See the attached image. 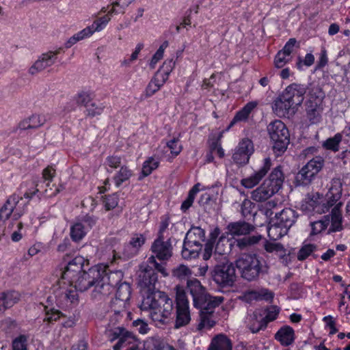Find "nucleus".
Segmentation results:
<instances>
[{
	"label": "nucleus",
	"instance_id": "nucleus-54",
	"mask_svg": "<svg viewBox=\"0 0 350 350\" xmlns=\"http://www.w3.org/2000/svg\"><path fill=\"white\" fill-rule=\"evenodd\" d=\"M250 294L256 299H264L266 301L272 300L273 293L267 289H262L259 291H251Z\"/></svg>",
	"mask_w": 350,
	"mask_h": 350
},
{
	"label": "nucleus",
	"instance_id": "nucleus-60",
	"mask_svg": "<svg viewBox=\"0 0 350 350\" xmlns=\"http://www.w3.org/2000/svg\"><path fill=\"white\" fill-rule=\"evenodd\" d=\"M132 326L133 328H135L136 330H137L140 334H146L149 330V327L147 323L141 319L134 320L132 323Z\"/></svg>",
	"mask_w": 350,
	"mask_h": 350
},
{
	"label": "nucleus",
	"instance_id": "nucleus-50",
	"mask_svg": "<svg viewBox=\"0 0 350 350\" xmlns=\"http://www.w3.org/2000/svg\"><path fill=\"white\" fill-rule=\"evenodd\" d=\"M74 99L77 105L88 107L92 100L90 94L86 91L79 92L74 97Z\"/></svg>",
	"mask_w": 350,
	"mask_h": 350
},
{
	"label": "nucleus",
	"instance_id": "nucleus-10",
	"mask_svg": "<svg viewBox=\"0 0 350 350\" xmlns=\"http://www.w3.org/2000/svg\"><path fill=\"white\" fill-rule=\"evenodd\" d=\"M325 160L321 157H315L310 160L297 173L296 180L300 185L310 184L317 174L321 170Z\"/></svg>",
	"mask_w": 350,
	"mask_h": 350
},
{
	"label": "nucleus",
	"instance_id": "nucleus-21",
	"mask_svg": "<svg viewBox=\"0 0 350 350\" xmlns=\"http://www.w3.org/2000/svg\"><path fill=\"white\" fill-rule=\"evenodd\" d=\"M321 98L319 96H316L314 100H310L306 103V114L311 124H317L321 119L322 107L320 105Z\"/></svg>",
	"mask_w": 350,
	"mask_h": 350
},
{
	"label": "nucleus",
	"instance_id": "nucleus-4",
	"mask_svg": "<svg viewBox=\"0 0 350 350\" xmlns=\"http://www.w3.org/2000/svg\"><path fill=\"white\" fill-rule=\"evenodd\" d=\"M142 307L152 310V319L162 325L169 322L174 308L172 299L160 291H154L144 298Z\"/></svg>",
	"mask_w": 350,
	"mask_h": 350
},
{
	"label": "nucleus",
	"instance_id": "nucleus-43",
	"mask_svg": "<svg viewBox=\"0 0 350 350\" xmlns=\"http://www.w3.org/2000/svg\"><path fill=\"white\" fill-rule=\"evenodd\" d=\"M157 282V274L154 271H146L143 275L142 282L148 290L154 288Z\"/></svg>",
	"mask_w": 350,
	"mask_h": 350
},
{
	"label": "nucleus",
	"instance_id": "nucleus-55",
	"mask_svg": "<svg viewBox=\"0 0 350 350\" xmlns=\"http://www.w3.org/2000/svg\"><path fill=\"white\" fill-rule=\"evenodd\" d=\"M291 59V57H289L279 51L275 56L274 65L277 68H282L285 66L286 63L290 62Z\"/></svg>",
	"mask_w": 350,
	"mask_h": 350
},
{
	"label": "nucleus",
	"instance_id": "nucleus-38",
	"mask_svg": "<svg viewBox=\"0 0 350 350\" xmlns=\"http://www.w3.org/2000/svg\"><path fill=\"white\" fill-rule=\"evenodd\" d=\"M261 235H253L236 240V245L240 250H245L250 246L254 245L261 240Z\"/></svg>",
	"mask_w": 350,
	"mask_h": 350
},
{
	"label": "nucleus",
	"instance_id": "nucleus-14",
	"mask_svg": "<svg viewBox=\"0 0 350 350\" xmlns=\"http://www.w3.org/2000/svg\"><path fill=\"white\" fill-rule=\"evenodd\" d=\"M271 167V161L270 158H265L263 161V164L260 167V169L256 171L249 177L242 179L241 181V185L245 188L248 189L252 188L257 185L267 174Z\"/></svg>",
	"mask_w": 350,
	"mask_h": 350
},
{
	"label": "nucleus",
	"instance_id": "nucleus-34",
	"mask_svg": "<svg viewBox=\"0 0 350 350\" xmlns=\"http://www.w3.org/2000/svg\"><path fill=\"white\" fill-rule=\"evenodd\" d=\"M322 196L319 193H308L301 204V208L308 212L316 213V206H318Z\"/></svg>",
	"mask_w": 350,
	"mask_h": 350
},
{
	"label": "nucleus",
	"instance_id": "nucleus-56",
	"mask_svg": "<svg viewBox=\"0 0 350 350\" xmlns=\"http://www.w3.org/2000/svg\"><path fill=\"white\" fill-rule=\"evenodd\" d=\"M104 205L107 211L113 209L118 206V196L117 193H113L107 196L104 199Z\"/></svg>",
	"mask_w": 350,
	"mask_h": 350
},
{
	"label": "nucleus",
	"instance_id": "nucleus-28",
	"mask_svg": "<svg viewBox=\"0 0 350 350\" xmlns=\"http://www.w3.org/2000/svg\"><path fill=\"white\" fill-rule=\"evenodd\" d=\"M342 205V203L340 202L332 210L331 226L329 230L330 232H339L343 229L342 224V217L340 211Z\"/></svg>",
	"mask_w": 350,
	"mask_h": 350
},
{
	"label": "nucleus",
	"instance_id": "nucleus-62",
	"mask_svg": "<svg viewBox=\"0 0 350 350\" xmlns=\"http://www.w3.org/2000/svg\"><path fill=\"white\" fill-rule=\"evenodd\" d=\"M99 29L100 27H98V25H92L79 31L78 33L81 40H83L86 38L90 37L95 31H99Z\"/></svg>",
	"mask_w": 350,
	"mask_h": 350
},
{
	"label": "nucleus",
	"instance_id": "nucleus-33",
	"mask_svg": "<svg viewBox=\"0 0 350 350\" xmlns=\"http://www.w3.org/2000/svg\"><path fill=\"white\" fill-rule=\"evenodd\" d=\"M46 121L44 115L33 114L28 119L24 120L19 124L21 129L26 130L29 129H37L42 126Z\"/></svg>",
	"mask_w": 350,
	"mask_h": 350
},
{
	"label": "nucleus",
	"instance_id": "nucleus-31",
	"mask_svg": "<svg viewBox=\"0 0 350 350\" xmlns=\"http://www.w3.org/2000/svg\"><path fill=\"white\" fill-rule=\"evenodd\" d=\"M228 243V240L226 234H222L215 246V251L213 254V259L215 262L222 261L224 258H228L226 254L228 253V246L225 244L224 242Z\"/></svg>",
	"mask_w": 350,
	"mask_h": 350
},
{
	"label": "nucleus",
	"instance_id": "nucleus-3",
	"mask_svg": "<svg viewBox=\"0 0 350 350\" xmlns=\"http://www.w3.org/2000/svg\"><path fill=\"white\" fill-rule=\"evenodd\" d=\"M241 277L248 282L258 280L269 272V267L255 253H243L234 261Z\"/></svg>",
	"mask_w": 350,
	"mask_h": 350
},
{
	"label": "nucleus",
	"instance_id": "nucleus-1",
	"mask_svg": "<svg viewBox=\"0 0 350 350\" xmlns=\"http://www.w3.org/2000/svg\"><path fill=\"white\" fill-rule=\"evenodd\" d=\"M118 273L109 272L108 267L99 265L90 268L88 271H83L69 283L73 285L76 290L84 292L94 286L93 296L98 295H107L113 290V278Z\"/></svg>",
	"mask_w": 350,
	"mask_h": 350
},
{
	"label": "nucleus",
	"instance_id": "nucleus-37",
	"mask_svg": "<svg viewBox=\"0 0 350 350\" xmlns=\"http://www.w3.org/2000/svg\"><path fill=\"white\" fill-rule=\"evenodd\" d=\"M262 322V317L258 312H254L250 314L247 318V327L250 330L255 334L258 332L260 330L265 329V328H258L260 327L261 323Z\"/></svg>",
	"mask_w": 350,
	"mask_h": 350
},
{
	"label": "nucleus",
	"instance_id": "nucleus-41",
	"mask_svg": "<svg viewBox=\"0 0 350 350\" xmlns=\"http://www.w3.org/2000/svg\"><path fill=\"white\" fill-rule=\"evenodd\" d=\"M85 225L81 222L76 223L70 228V237L75 241H79L85 235Z\"/></svg>",
	"mask_w": 350,
	"mask_h": 350
},
{
	"label": "nucleus",
	"instance_id": "nucleus-6",
	"mask_svg": "<svg viewBox=\"0 0 350 350\" xmlns=\"http://www.w3.org/2000/svg\"><path fill=\"white\" fill-rule=\"evenodd\" d=\"M269 135L273 143L274 152L280 155L284 152L290 142V135L286 125L280 120H275L267 126Z\"/></svg>",
	"mask_w": 350,
	"mask_h": 350
},
{
	"label": "nucleus",
	"instance_id": "nucleus-36",
	"mask_svg": "<svg viewBox=\"0 0 350 350\" xmlns=\"http://www.w3.org/2000/svg\"><path fill=\"white\" fill-rule=\"evenodd\" d=\"M273 193L262 183L252 192L251 198L256 202L265 201L273 196Z\"/></svg>",
	"mask_w": 350,
	"mask_h": 350
},
{
	"label": "nucleus",
	"instance_id": "nucleus-52",
	"mask_svg": "<svg viewBox=\"0 0 350 350\" xmlns=\"http://www.w3.org/2000/svg\"><path fill=\"white\" fill-rule=\"evenodd\" d=\"M45 312L46 317L44 318V321L48 323L57 321L60 319V317H64V314L62 312L55 308L48 309L47 307H45Z\"/></svg>",
	"mask_w": 350,
	"mask_h": 350
},
{
	"label": "nucleus",
	"instance_id": "nucleus-40",
	"mask_svg": "<svg viewBox=\"0 0 350 350\" xmlns=\"http://www.w3.org/2000/svg\"><path fill=\"white\" fill-rule=\"evenodd\" d=\"M159 164V161L158 159L150 157L144 163L142 170V176H139V179L141 180L142 178L150 175L154 170L158 167Z\"/></svg>",
	"mask_w": 350,
	"mask_h": 350
},
{
	"label": "nucleus",
	"instance_id": "nucleus-17",
	"mask_svg": "<svg viewBox=\"0 0 350 350\" xmlns=\"http://www.w3.org/2000/svg\"><path fill=\"white\" fill-rule=\"evenodd\" d=\"M284 180V177L281 167L278 166L273 170L269 177L264 180L263 184L274 195L282 188Z\"/></svg>",
	"mask_w": 350,
	"mask_h": 350
},
{
	"label": "nucleus",
	"instance_id": "nucleus-5",
	"mask_svg": "<svg viewBox=\"0 0 350 350\" xmlns=\"http://www.w3.org/2000/svg\"><path fill=\"white\" fill-rule=\"evenodd\" d=\"M211 271L213 280L221 287L232 286L236 281L237 275L234 264L228 258L222 261H216Z\"/></svg>",
	"mask_w": 350,
	"mask_h": 350
},
{
	"label": "nucleus",
	"instance_id": "nucleus-63",
	"mask_svg": "<svg viewBox=\"0 0 350 350\" xmlns=\"http://www.w3.org/2000/svg\"><path fill=\"white\" fill-rule=\"evenodd\" d=\"M297 40L295 38H290L280 51L284 53L285 55L291 57V53H293V48Z\"/></svg>",
	"mask_w": 350,
	"mask_h": 350
},
{
	"label": "nucleus",
	"instance_id": "nucleus-45",
	"mask_svg": "<svg viewBox=\"0 0 350 350\" xmlns=\"http://www.w3.org/2000/svg\"><path fill=\"white\" fill-rule=\"evenodd\" d=\"M341 140L342 135L340 133H337L333 137L328 138L324 142L323 146L327 150L336 152L339 150V144Z\"/></svg>",
	"mask_w": 350,
	"mask_h": 350
},
{
	"label": "nucleus",
	"instance_id": "nucleus-42",
	"mask_svg": "<svg viewBox=\"0 0 350 350\" xmlns=\"http://www.w3.org/2000/svg\"><path fill=\"white\" fill-rule=\"evenodd\" d=\"M191 273L190 269L185 265H180L172 270V275L179 280L187 281Z\"/></svg>",
	"mask_w": 350,
	"mask_h": 350
},
{
	"label": "nucleus",
	"instance_id": "nucleus-32",
	"mask_svg": "<svg viewBox=\"0 0 350 350\" xmlns=\"http://www.w3.org/2000/svg\"><path fill=\"white\" fill-rule=\"evenodd\" d=\"M192 244L202 245L205 241V231L198 226H192L186 233L185 239Z\"/></svg>",
	"mask_w": 350,
	"mask_h": 350
},
{
	"label": "nucleus",
	"instance_id": "nucleus-29",
	"mask_svg": "<svg viewBox=\"0 0 350 350\" xmlns=\"http://www.w3.org/2000/svg\"><path fill=\"white\" fill-rule=\"evenodd\" d=\"M258 103L252 101L247 103L240 111L237 112L232 120L230 123L228 129L231 128L237 122L246 121L252 111L256 107Z\"/></svg>",
	"mask_w": 350,
	"mask_h": 350
},
{
	"label": "nucleus",
	"instance_id": "nucleus-61",
	"mask_svg": "<svg viewBox=\"0 0 350 350\" xmlns=\"http://www.w3.org/2000/svg\"><path fill=\"white\" fill-rule=\"evenodd\" d=\"M179 140L178 138H173L167 142V146L171 151V153L177 156L182 150V146L178 144Z\"/></svg>",
	"mask_w": 350,
	"mask_h": 350
},
{
	"label": "nucleus",
	"instance_id": "nucleus-2",
	"mask_svg": "<svg viewBox=\"0 0 350 350\" xmlns=\"http://www.w3.org/2000/svg\"><path fill=\"white\" fill-rule=\"evenodd\" d=\"M306 87L302 84L292 83L275 98L273 111L280 117L292 116L295 113L304 100Z\"/></svg>",
	"mask_w": 350,
	"mask_h": 350
},
{
	"label": "nucleus",
	"instance_id": "nucleus-7",
	"mask_svg": "<svg viewBox=\"0 0 350 350\" xmlns=\"http://www.w3.org/2000/svg\"><path fill=\"white\" fill-rule=\"evenodd\" d=\"M275 221L268 228L269 237L274 240L287 232L295 224L297 215L291 208H284L280 213H276Z\"/></svg>",
	"mask_w": 350,
	"mask_h": 350
},
{
	"label": "nucleus",
	"instance_id": "nucleus-11",
	"mask_svg": "<svg viewBox=\"0 0 350 350\" xmlns=\"http://www.w3.org/2000/svg\"><path fill=\"white\" fill-rule=\"evenodd\" d=\"M342 184L340 179H334L332 187H330L326 196L327 200L325 202L323 196L321 199L318 206H316V213L319 214L324 213L329 210L340 199L342 195Z\"/></svg>",
	"mask_w": 350,
	"mask_h": 350
},
{
	"label": "nucleus",
	"instance_id": "nucleus-22",
	"mask_svg": "<svg viewBox=\"0 0 350 350\" xmlns=\"http://www.w3.org/2000/svg\"><path fill=\"white\" fill-rule=\"evenodd\" d=\"M22 197L14 193L8 197L5 204L0 208V221H6L13 213Z\"/></svg>",
	"mask_w": 350,
	"mask_h": 350
},
{
	"label": "nucleus",
	"instance_id": "nucleus-8",
	"mask_svg": "<svg viewBox=\"0 0 350 350\" xmlns=\"http://www.w3.org/2000/svg\"><path fill=\"white\" fill-rule=\"evenodd\" d=\"M108 339L113 342L118 339L113 346V350H120L122 348L131 345L127 350H139V342L135 336L131 332L125 329L123 326L105 331Z\"/></svg>",
	"mask_w": 350,
	"mask_h": 350
},
{
	"label": "nucleus",
	"instance_id": "nucleus-26",
	"mask_svg": "<svg viewBox=\"0 0 350 350\" xmlns=\"http://www.w3.org/2000/svg\"><path fill=\"white\" fill-rule=\"evenodd\" d=\"M111 308L113 313L109 317V323L106 330L116 328L118 326H122L120 325V323L124 317V314H126L127 317H130L131 315V313L126 312L124 308H119L118 306L116 307V305H113V307H112V304H111Z\"/></svg>",
	"mask_w": 350,
	"mask_h": 350
},
{
	"label": "nucleus",
	"instance_id": "nucleus-24",
	"mask_svg": "<svg viewBox=\"0 0 350 350\" xmlns=\"http://www.w3.org/2000/svg\"><path fill=\"white\" fill-rule=\"evenodd\" d=\"M20 300V294L15 291L0 293V313L12 307Z\"/></svg>",
	"mask_w": 350,
	"mask_h": 350
},
{
	"label": "nucleus",
	"instance_id": "nucleus-59",
	"mask_svg": "<svg viewBox=\"0 0 350 350\" xmlns=\"http://www.w3.org/2000/svg\"><path fill=\"white\" fill-rule=\"evenodd\" d=\"M214 243L208 241L204 245V252H203V259L204 260H211V262L215 261L213 259V248H214Z\"/></svg>",
	"mask_w": 350,
	"mask_h": 350
},
{
	"label": "nucleus",
	"instance_id": "nucleus-27",
	"mask_svg": "<svg viewBox=\"0 0 350 350\" xmlns=\"http://www.w3.org/2000/svg\"><path fill=\"white\" fill-rule=\"evenodd\" d=\"M202 249V245H194L191 243L189 241L184 239L181 251L182 257L185 260L195 259L199 256Z\"/></svg>",
	"mask_w": 350,
	"mask_h": 350
},
{
	"label": "nucleus",
	"instance_id": "nucleus-15",
	"mask_svg": "<svg viewBox=\"0 0 350 350\" xmlns=\"http://www.w3.org/2000/svg\"><path fill=\"white\" fill-rule=\"evenodd\" d=\"M86 260L83 256H79L70 261L62 273V278L68 282L75 279L85 270L83 269L84 263Z\"/></svg>",
	"mask_w": 350,
	"mask_h": 350
},
{
	"label": "nucleus",
	"instance_id": "nucleus-16",
	"mask_svg": "<svg viewBox=\"0 0 350 350\" xmlns=\"http://www.w3.org/2000/svg\"><path fill=\"white\" fill-rule=\"evenodd\" d=\"M187 286L193 297V306H200L206 300L207 294L200 282L196 278L187 280Z\"/></svg>",
	"mask_w": 350,
	"mask_h": 350
},
{
	"label": "nucleus",
	"instance_id": "nucleus-57",
	"mask_svg": "<svg viewBox=\"0 0 350 350\" xmlns=\"http://www.w3.org/2000/svg\"><path fill=\"white\" fill-rule=\"evenodd\" d=\"M27 338L25 335H20L12 342L13 350H27Z\"/></svg>",
	"mask_w": 350,
	"mask_h": 350
},
{
	"label": "nucleus",
	"instance_id": "nucleus-46",
	"mask_svg": "<svg viewBox=\"0 0 350 350\" xmlns=\"http://www.w3.org/2000/svg\"><path fill=\"white\" fill-rule=\"evenodd\" d=\"M254 207L255 204L250 200H244L241 207V213L243 217L248 219L250 217L254 216L256 213L254 211Z\"/></svg>",
	"mask_w": 350,
	"mask_h": 350
},
{
	"label": "nucleus",
	"instance_id": "nucleus-30",
	"mask_svg": "<svg viewBox=\"0 0 350 350\" xmlns=\"http://www.w3.org/2000/svg\"><path fill=\"white\" fill-rule=\"evenodd\" d=\"M189 307L176 308V319L174 328L179 329L187 326L191 321Z\"/></svg>",
	"mask_w": 350,
	"mask_h": 350
},
{
	"label": "nucleus",
	"instance_id": "nucleus-44",
	"mask_svg": "<svg viewBox=\"0 0 350 350\" xmlns=\"http://www.w3.org/2000/svg\"><path fill=\"white\" fill-rule=\"evenodd\" d=\"M132 176V172L126 167L122 166L119 172L113 177L116 185L119 187Z\"/></svg>",
	"mask_w": 350,
	"mask_h": 350
},
{
	"label": "nucleus",
	"instance_id": "nucleus-53",
	"mask_svg": "<svg viewBox=\"0 0 350 350\" xmlns=\"http://www.w3.org/2000/svg\"><path fill=\"white\" fill-rule=\"evenodd\" d=\"M263 247L269 253L284 252V246L280 243L271 242L265 240Z\"/></svg>",
	"mask_w": 350,
	"mask_h": 350
},
{
	"label": "nucleus",
	"instance_id": "nucleus-48",
	"mask_svg": "<svg viewBox=\"0 0 350 350\" xmlns=\"http://www.w3.org/2000/svg\"><path fill=\"white\" fill-rule=\"evenodd\" d=\"M170 64V69H167L166 71L164 72V73H160V71L158 70L157 73L155 74L154 77L151 80H155L154 83L159 85V89L163 85L165 81L167 80L168 75L172 70V66L171 64H174V63L172 62V60H170L169 62Z\"/></svg>",
	"mask_w": 350,
	"mask_h": 350
},
{
	"label": "nucleus",
	"instance_id": "nucleus-47",
	"mask_svg": "<svg viewBox=\"0 0 350 350\" xmlns=\"http://www.w3.org/2000/svg\"><path fill=\"white\" fill-rule=\"evenodd\" d=\"M317 248V245L314 244L303 245L298 252L297 259L301 261L306 260L313 252L316 251Z\"/></svg>",
	"mask_w": 350,
	"mask_h": 350
},
{
	"label": "nucleus",
	"instance_id": "nucleus-23",
	"mask_svg": "<svg viewBox=\"0 0 350 350\" xmlns=\"http://www.w3.org/2000/svg\"><path fill=\"white\" fill-rule=\"evenodd\" d=\"M274 337L284 347L292 345L295 338L294 329L289 325H284L280 327L275 333Z\"/></svg>",
	"mask_w": 350,
	"mask_h": 350
},
{
	"label": "nucleus",
	"instance_id": "nucleus-9",
	"mask_svg": "<svg viewBox=\"0 0 350 350\" xmlns=\"http://www.w3.org/2000/svg\"><path fill=\"white\" fill-rule=\"evenodd\" d=\"M223 301V297H212L206 294V300L200 306H195L196 308L200 309V322L197 327L198 330H202L205 327L211 328L215 325V322L211 319V316L214 312V309L221 304Z\"/></svg>",
	"mask_w": 350,
	"mask_h": 350
},
{
	"label": "nucleus",
	"instance_id": "nucleus-39",
	"mask_svg": "<svg viewBox=\"0 0 350 350\" xmlns=\"http://www.w3.org/2000/svg\"><path fill=\"white\" fill-rule=\"evenodd\" d=\"M176 308L189 307V301L187 297L186 292L183 286L176 285Z\"/></svg>",
	"mask_w": 350,
	"mask_h": 350
},
{
	"label": "nucleus",
	"instance_id": "nucleus-51",
	"mask_svg": "<svg viewBox=\"0 0 350 350\" xmlns=\"http://www.w3.org/2000/svg\"><path fill=\"white\" fill-rule=\"evenodd\" d=\"M329 215L325 216L327 217L325 220H318L311 223L312 231L311 234H317L325 230L329 224Z\"/></svg>",
	"mask_w": 350,
	"mask_h": 350
},
{
	"label": "nucleus",
	"instance_id": "nucleus-18",
	"mask_svg": "<svg viewBox=\"0 0 350 350\" xmlns=\"http://www.w3.org/2000/svg\"><path fill=\"white\" fill-rule=\"evenodd\" d=\"M54 55L51 52H46L40 55L38 59L29 68L28 72L31 75H36L55 64Z\"/></svg>",
	"mask_w": 350,
	"mask_h": 350
},
{
	"label": "nucleus",
	"instance_id": "nucleus-49",
	"mask_svg": "<svg viewBox=\"0 0 350 350\" xmlns=\"http://www.w3.org/2000/svg\"><path fill=\"white\" fill-rule=\"evenodd\" d=\"M279 313V309L276 306L272 307L267 311V313L265 317H262V322L261 323L260 328H266L267 324L276 319Z\"/></svg>",
	"mask_w": 350,
	"mask_h": 350
},
{
	"label": "nucleus",
	"instance_id": "nucleus-20",
	"mask_svg": "<svg viewBox=\"0 0 350 350\" xmlns=\"http://www.w3.org/2000/svg\"><path fill=\"white\" fill-rule=\"evenodd\" d=\"M131 295V287L127 282L121 283L116 291V299L112 300L111 304L118 306L119 308H125L126 304L129 301Z\"/></svg>",
	"mask_w": 350,
	"mask_h": 350
},
{
	"label": "nucleus",
	"instance_id": "nucleus-64",
	"mask_svg": "<svg viewBox=\"0 0 350 350\" xmlns=\"http://www.w3.org/2000/svg\"><path fill=\"white\" fill-rule=\"evenodd\" d=\"M155 80H151L146 88V96L150 97L159 90V85L154 83Z\"/></svg>",
	"mask_w": 350,
	"mask_h": 350
},
{
	"label": "nucleus",
	"instance_id": "nucleus-12",
	"mask_svg": "<svg viewBox=\"0 0 350 350\" xmlns=\"http://www.w3.org/2000/svg\"><path fill=\"white\" fill-rule=\"evenodd\" d=\"M254 145L248 138L243 139L235 148L232 159L237 165H243L249 162L250 156L254 152Z\"/></svg>",
	"mask_w": 350,
	"mask_h": 350
},
{
	"label": "nucleus",
	"instance_id": "nucleus-13",
	"mask_svg": "<svg viewBox=\"0 0 350 350\" xmlns=\"http://www.w3.org/2000/svg\"><path fill=\"white\" fill-rule=\"evenodd\" d=\"M151 251L158 259L167 260L172 256L171 239L165 241L164 238H161V235L158 236L152 244Z\"/></svg>",
	"mask_w": 350,
	"mask_h": 350
},
{
	"label": "nucleus",
	"instance_id": "nucleus-35",
	"mask_svg": "<svg viewBox=\"0 0 350 350\" xmlns=\"http://www.w3.org/2000/svg\"><path fill=\"white\" fill-rule=\"evenodd\" d=\"M146 238L142 234H134L128 245L124 248V252H126L127 248L131 247V251L126 255L128 257L133 256L137 254L139 249L144 244Z\"/></svg>",
	"mask_w": 350,
	"mask_h": 350
},
{
	"label": "nucleus",
	"instance_id": "nucleus-25",
	"mask_svg": "<svg viewBox=\"0 0 350 350\" xmlns=\"http://www.w3.org/2000/svg\"><path fill=\"white\" fill-rule=\"evenodd\" d=\"M207 350H232V342L226 335L219 334L212 338Z\"/></svg>",
	"mask_w": 350,
	"mask_h": 350
},
{
	"label": "nucleus",
	"instance_id": "nucleus-19",
	"mask_svg": "<svg viewBox=\"0 0 350 350\" xmlns=\"http://www.w3.org/2000/svg\"><path fill=\"white\" fill-rule=\"evenodd\" d=\"M226 228L228 232L225 234L235 237L249 234L254 230L255 227L245 221H239L229 223Z\"/></svg>",
	"mask_w": 350,
	"mask_h": 350
},
{
	"label": "nucleus",
	"instance_id": "nucleus-58",
	"mask_svg": "<svg viewBox=\"0 0 350 350\" xmlns=\"http://www.w3.org/2000/svg\"><path fill=\"white\" fill-rule=\"evenodd\" d=\"M85 108L86 115L90 117H94L103 113L104 107L102 105H96L95 103H92Z\"/></svg>",
	"mask_w": 350,
	"mask_h": 350
}]
</instances>
